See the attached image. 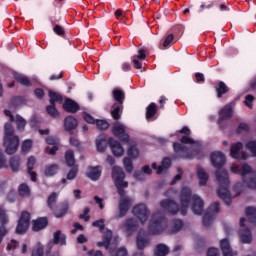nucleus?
<instances>
[{"label":"nucleus","mask_w":256,"mask_h":256,"mask_svg":"<svg viewBox=\"0 0 256 256\" xmlns=\"http://www.w3.org/2000/svg\"><path fill=\"white\" fill-rule=\"evenodd\" d=\"M196 176L199 181V185L201 187H205V185H207V181H209V174L205 172V169L198 167L196 169Z\"/></svg>","instance_id":"4be33fe9"},{"label":"nucleus","mask_w":256,"mask_h":256,"mask_svg":"<svg viewBox=\"0 0 256 256\" xmlns=\"http://www.w3.org/2000/svg\"><path fill=\"white\" fill-rule=\"evenodd\" d=\"M102 169L100 166L88 167L86 171V176L91 181H98L101 178Z\"/></svg>","instance_id":"412c9836"},{"label":"nucleus","mask_w":256,"mask_h":256,"mask_svg":"<svg viewBox=\"0 0 256 256\" xmlns=\"http://www.w3.org/2000/svg\"><path fill=\"white\" fill-rule=\"evenodd\" d=\"M9 165H7V158H5V154H3V150L0 148V169H7Z\"/></svg>","instance_id":"603ef678"},{"label":"nucleus","mask_w":256,"mask_h":256,"mask_svg":"<svg viewBox=\"0 0 256 256\" xmlns=\"http://www.w3.org/2000/svg\"><path fill=\"white\" fill-rule=\"evenodd\" d=\"M63 107L68 113H77L79 111V104L69 98L65 100Z\"/></svg>","instance_id":"b1692460"},{"label":"nucleus","mask_w":256,"mask_h":256,"mask_svg":"<svg viewBox=\"0 0 256 256\" xmlns=\"http://www.w3.org/2000/svg\"><path fill=\"white\" fill-rule=\"evenodd\" d=\"M109 144L114 157H123L125 150L123 149V146H121V143H119L117 140H113V138H110Z\"/></svg>","instance_id":"a211bd4d"},{"label":"nucleus","mask_w":256,"mask_h":256,"mask_svg":"<svg viewBox=\"0 0 256 256\" xmlns=\"http://www.w3.org/2000/svg\"><path fill=\"white\" fill-rule=\"evenodd\" d=\"M113 97L118 104H114V109L112 110L113 119H121V114L123 113V101L125 99V93L122 90L115 89L113 91Z\"/></svg>","instance_id":"0eeeda50"},{"label":"nucleus","mask_w":256,"mask_h":256,"mask_svg":"<svg viewBox=\"0 0 256 256\" xmlns=\"http://www.w3.org/2000/svg\"><path fill=\"white\" fill-rule=\"evenodd\" d=\"M171 168V159L165 158L162 160L160 166H157V163H152V169L156 170L157 175L166 173L168 169Z\"/></svg>","instance_id":"6ab92c4d"},{"label":"nucleus","mask_w":256,"mask_h":256,"mask_svg":"<svg viewBox=\"0 0 256 256\" xmlns=\"http://www.w3.org/2000/svg\"><path fill=\"white\" fill-rule=\"evenodd\" d=\"M168 254H169V247H167V246L164 245V244H159V245L156 247L154 256H166V255H168Z\"/></svg>","instance_id":"58836bf2"},{"label":"nucleus","mask_w":256,"mask_h":256,"mask_svg":"<svg viewBox=\"0 0 256 256\" xmlns=\"http://www.w3.org/2000/svg\"><path fill=\"white\" fill-rule=\"evenodd\" d=\"M113 183L120 195L119 201V219L125 217L129 211V207L133 205V199L125 196V189L129 187V182L125 181V172L122 167L114 166L111 169Z\"/></svg>","instance_id":"f03ea898"},{"label":"nucleus","mask_w":256,"mask_h":256,"mask_svg":"<svg viewBox=\"0 0 256 256\" xmlns=\"http://www.w3.org/2000/svg\"><path fill=\"white\" fill-rule=\"evenodd\" d=\"M239 239L241 243L249 244L251 241H253V235L251 234V231L246 228H242L239 232Z\"/></svg>","instance_id":"5701e85b"},{"label":"nucleus","mask_w":256,"mask_h":256,"mask_svg":"<svg viewBox=\"0 0 256 256\" xmlns=\"http://www.w3.org/2000/svg\"><path fill=\"white\" fill-rule=\"evenodd\" d=\"M157 114V104L151 103L147 108H146V119L149 121V119H153L155 115Z\"/></svg>","instance_id":"473e14b6"},{"label":"nucleus","mask_w":256,"mask_h":256,"mask_svg":"<svg viewBox=\"0 0 256 256\" xmlns=\"http://www.w3.org/2000/svg\"><path fill=\"white\" fill-rule=\"evenodd\" d=\"M172 229L173 233L181 231V229H183V221L179 219L173 220Z\"/></svg>","instance_id":"49530a36"},{"label":"nucleus","mask_w":256,"mask_h":256,"mask_svg":"<svg viewBox=\"0 0 256 256\" xmlns=\"http://www.w3.org/2000/svg\"><path fill=\"white\" fill-rule=\"evenodd\" d=\"M136 244L138 249H145V247H147L149 244V240L145 236L139 234L136 239Z\"/></svg>","instance_id":"ea45409f"},{"label":"nucleus","mask_w":256,"mask_h":256,"mask_svg":"<svg viewBox=\"0 0 256 256\" xmlns=\"http://www.w3.org/2000/svg\"><path fill=\"white\" fill-rule=\"evenodd\" d=\"M172 42H173V34H170L164 40L163 47H169V45H171Z\"/></svg>","instance_id":"338daca9"},{"label":"nucleus","mask_w":256,"mask_h":256,"mask_svg":"<svg viewBox=\"0 0 256 256\" xmlns=\"http://www.w3.org/2000/svg\"><path fill=\"white\" fill-rule=\"evenodd\" d=\"M217 213H219V203L214 202L212 205H210L207 212L203 216V225H205V227H209V225L213 223V220L215 219V215H217Z\"/></svg>","instance_id":"9d476101"},{"label":"nucleus","mask_w":256,"mask_h":256,"mask_svg":"<svg viewBox=\"0 0 256 256\" xmlns=\"http://www.w3.org/2000/svg\"><path fill=\"white\" fill-rule=\"evenodd\" d=\"M46 110L47 113L51 115V117H59V111H57V108H55V104L47 106Z\"/></svg>","instance_id":"3c124183"},{"label":"nucleus","mask_w":256,"mask_h":256,"mask_svg":"<svg viewBox=\"0 0 256 256\" xmlns=\"http://www.w3.org/2000/svg\"><path fill=\"white\" fill-rule=\"evenodd\" d=\"M220 249L223 253V256H237V252H233L231 249V244L229 243V239L224 238L220 240Z\"/></svg>","instance_id":"aec40b11"},{"label":"nucleus","mask_w":256,"mask_h":256,"mask_svg":"<svg viewBox=\"0 0 256 256\" xmlns=\"http://www.w3.org/2000/svg\"><path fill=\"white\" fill-rule=\"evenodd\" d=\"M79 123L77 122V119L73 116H68L64 120V129L65 131H73V129L77 128V125Z\"/></svg>","instance_id":"a878e982"},{"label":"nucleus","mask_w":256,"mask_h":256,"mask_svg":"<svg viewBox=\"0 0 256 256\" xmlns=\"http://www.w3.org/2000/svg\"><path fill=\"white\" fill-rule=\"evenodd\" d=\"M210 159H211V164L216 169H219L222 166H224L225 161H227V159L225 158V154H223V152H219V151L213 152L210 156Z\"/></svg>","instance_id":"4468645a"},{"label":"nucleus","mask_w":256,"mask_h":256,"mask_svg":"<svg viewBox=\"0 0 256 256\" xmlns=\"http://www.w3.org/2000/svg\"><path fill=\"white\" fill-rule=\"evenodd\" d=\"M65 161L68 167H75V154L73 153V150H68L65 153Z\"/></svg>","instance_id":"f704fd0d"},{"label":"nucleus","mask_w":256,"mask_h":256,"mask_svg":"<svg viewBox=\"0 0 256 256\" xmlns=\"http://www.w3.org/2000/svg\"><path fill=\"white\" fill-rule=\"evenodd\" d=\"M207 256H219V250L217 248L208 249Z\"/></svg>","instance_id":"774afa93"},{"label":"nucleus","mask_w":256,"mask_h":256,"mask_svg":"<svg viewBox=\"0 0 256 256\" xmlns=\"http://www.w3.org/2000/svg\"><path fill=\"white\" fill-rule=\"evenodd\" d=\"M132 214L134 215L135 218L138 219V221L142 225H145V223H147V219H149V215L151 214V212L149 211L147 205L140 203L136 204L132 208Z\"/></svg>","instance_id":"6e6552de"},{"label":"nucleus","mask_w":256,"mask_h":256,"mask_svg":"<svg viewBox=\"0 0 256 256\" xmlns=\"http://www.w3.org/2000/svg\"><path fill=\"white\" fill-rule=\"evenodd\" d=\"M65 239V234L58 230L54 234L53 243H55V245H65Z\"/></svg>","instance_id":"4c0bfd02"},{"label":"nucleus","mask_w":256,"mask_h":256,"mask_svg":"<svg viewBox=\"0 0 256 256\" xmlns=\"http://www.w3.org/2000/svg\"><path fill=\"white\" fill-rule=\"evenodd\" d=\"M232 173H236L242 177L243 183L250 189H256V172L253 171L251 166L248 164H242L241 166L237 164H232L230 167Z\"/></svg>","instance_id":"39448f33"},{"label":"nucleus","mask_w":256,"mask_h":256,"mask_svg":"<svg viewBox=\"0 0 256 256\" xmlns=\"http://www.w3.org/2000/svg\"><path fill=\"white\" fill-rule=\"evenodd\" d=\"M253 101H255V97H253V95L249 94L245 97V105L246 107H249V109H251V107H253Z\"/></svg>","instance_id":"6e6d98bb"},{"label":"nucleus","mask_w":256,"mask_h":256,"mask_svg":"<svg viewBox=\"0 0 256 256\" xmlns=\"http://www.w3.org/2000/svg\"><path fill=\"white\" fill-rule=\"evenodd\" d=\"M57 171H59V166L57 164H51L45 167L44 175L46 177H53V175H57Z\"/></svg>","instance_id":"c756f323"},{"label":"nucleus","mask_w":256,"mask_h":256,"mask_svg":"<svg viewBox=\"0 0 256 256\" xmlns=\"http://www.w3.org/2000/svg\"><path fill=\"white\" fill-rule=\"evenodd\" d=\"M181 143H184V145H192L191 149L193 153H196L199 151L200 144L199 142L193 140L192 138H189L188 136H183L181 138Z\"/></svg>","instance_id":"bb28decb"},{"label":"nucleus","mask_w":256,"mask_h":256,"mask_svg":"<svg viewBox=\"0 0 256 256\" xmlns=\"http://www.w3.org/2000/svg\"><path fill=\"white\" fill-rule=\"evenodd\" d=\"M67 211H69V204L63 203L56 208L54 215L57 219H60V217H63L67 214Z\"/></svg>","instance_id":"cd10ccee"},{"label":"nucleus","mask_w":256,"mask_h":256,"mask_svg":"<svg viewBox=\"0 0 256 256\" xmlns=\"http://www.w3.org/2000/svg\"><path fill=\"white\" fill-rule=\"evenodd\" d=\"M241 149H243V143L241 142H237L230 147V156L232 159H239L242 161L248 159L249 155L245 152H241Z\"/></svg>","instance_id":"f8f14e48"},{"label":"nucleus","mask_w":256,"mask_h":256,"mask_svg":"<svg viewBox=\"0 0 256 256\" xmlns=\"http://www.w3.org/2000/svg\"><path fill=\"white\" fill-rule=\"evenodd\" d=\"M35 163H36V160H35V157L33 156H30L27 160V171H33V167H35Z\"/></svg>","instance_id":"5fc2aeb1"},{"label":"nucleus","mask_w":256,"mask_h":256,"mask_svg":"<svg viewBox=\"0 0 256 256\" xmlns=\"http://www.w3.org/2000/svg\"><path fill=\"white\" fill-rule=\"evenodd\" d=\"M57 151H59V147L57 145H55L54 147L46 148V153H48V155H55V153H57Z\"/></svg>","instance_id":"0e129e2a"},{"label":"nucleus","mask_w":256,"mask_h":256,"mask_svg":"<svg viewBox=\"0 0 256 256\" xmlns=\"http://www.w3.org/2000/svg\"><path fill=\"white\" fill-rule=\"evenodd\" d=\"M126 127L120 122H116L113 126L112 133L115 137H120L121 141H129V135L125 134Z\"/></svg>","instance_id":"2eb2a0df"},{"label":"nucleus","mask_w":256,"mask_h":256,"mask_svg":"<svg viewBox=\"0 0 256 256\" xmlns=\"http://www.w3.org/2000/svg\"><path fill=\"white\" fill-rule=\"evenodd\" d=\"M180 206L176 204L175 201L171 199H165L160 201V208L163 211H167L171 215H177V213H181V215H187V209L189 207V203L192 201V212L194 215H201L203 213L204 202L201 197L197 195L191 194V189L189 187L182 188L180 195Z\"/></svg>","instance_id":"f257e3e1"},{"label":"nucleus","mask_w":256,"mask_h":256,"mask_svg":"<svg viewBox=\"0 0 256 256\" xmlns=\"http://www.w3.org/2000/svg\"><path fill=\"white\" fill-rule=\"evenodd\" d=\"M97 129L100 131H104L105 129H109V122L105 120H96L95 122Z\"/></svg>","instance_id":"8fccbe9b"},{"label":"nucleus","mask_w":256,"mask_h":256,"mask_svg":"<svg viewBox=\"0 0 256 256\" xmlns=\"http://www.w3.org/2000/svg\"><path fill=\"white\" fill-rule=\"evenodd\" d=\"M93 227H98L100 231H103L105 229V220L99 219L92 223Z\"/></svg>","instance_id":"4d7b16f0"},{"label":"nucleus","mask_w":256,"mask_h":256,"mask_svg":"<svg viewBox=\"0 0 256 256\" xmlns=\"http://www.w3.org/2000/svg\"><path fill=\"white\" fill-rule=\"evenodd\" d=\"M216 180L218 181V196L224 201L225 205H231V197L241 195L243 191V184L237 183L234 186V192H229V175L225 170H218L216 172Z\"/></svg>","instance_id":"7ed1b4c3"},{"label":"nucleus","mask_w":256,"mask_h":256,"mask_svg":"<svg viewBox=\"0 0 256 256\" xmlns=\"http://www.w3.org/2000/svg\"><path fill=\"white\" fill-rule=\"evenodd\" d=\"M31 147H33V141L30 139L24 140L22 143V151L23 153H29L31 151Z\"/></svg>","instance_id":"09e8293b"},{"label":"nucleus","mask_w":256,"mask_h":256,"mask_svg":"<svg viewBox=\"0 0 256 256\" xmlns=\"http://www.w3.org/2000/svg\"><path fill=\"white\" fill-rule=\"evenodd\" d=\"M133 57H136V59H138L139 61H145V59L147 58V55H145V50L140 49L138 50V55Z\"/></svg>","instance_id":"680f3d73"},{"label":"nucleus","mask_w":256,"mask_h":256,"mask_svg":"<svg viewBox=\"0 0 256 256\" xmlns=\"http://www.w3.org/2000/svg\"><path fill=\"white\" fill-rule=\"evenodd\" d=\"M123 165L126 173H132L133 172V161H131V158H125L123 160Z\"/></svg>","instance_id":"a18cd8bd"},{"label":"nucleus","mask_w":256,"mask_h":256,"mask_svg":"<svg viewBox=\"0 0 256 256\" xmlns=\"http://www.w3.org/2000/svg\"><path fill=\"white\" fill-rule=\"evenodd\" d=\"M112 237H113V232H111V230L104 231L103 241L97 242L96 243L97 247H105L106 249H109V243Z\"/></svg>","instance_id":"393cba45"},{"label":"nucleus","mask_w":256,"mask_h":256,"mask_svg":"<svg viewBox=\"0 0 256 256\" xmlns=\"http://www.w3.org/2000/svg\"><path fill=\"white\" fill-rule=\"evenodd\" d=\"M0 223L2 226H0V244L3 242V237L7 235V228H5V225L9 223V217H7V214L5 213V209L0 207Z\"/></svg>","instance_id":"dca6fc26"},{"label":"nucleus","mask_w":256,"mask_h":256,"mask_svg":"<svg viewBox=\"0 0 256 256\" xmlns=\"http://www.w3.org/2000/svg\"><path fill=\"white\" fill-rule=\"evenodd\" d=\"M9 165L13 173L19 172V167H21V158H19L18 156L10 158Z\"/></svg>","instance_id":"c85d7f7f"},{"label":"nucleus","mask_w":256,"mask_h":256,"mask_svg":"<svg viewBox=\"0 0 256 256\" xmlns=\"http://www.w3.org/2000/svg\"><path fill=\"white\" fill-rule=\"evenodd\" d=\"M165 229H167V219H165V213L158 210L151 216L148 231L151 233V235H159V233H163Z\"/></svg>","instance_id":"423d86ee"},{"label":"nucleus","mask_w":256,"mask_h":256,"mask_svg":"<svg viewBox=\"0 0 256 256\" xmlns=\"http://www.w3.org/2000/svg\"><path fill=\"white\" fill-rule=\"evenodd\" d=\"M217 91V97H221V95H225V93H227V91H229V88L227 87V85L223 82H219L218 87L216 88Z\"/></svg>","instance_id":"79ce46f5"},{"label":"nucleus","mask_w":256,"mask_h":256,"mask_svg":"<svg viewBox=\"0 0 256 256\" xmlns=\"http://www.w3.org/2000/svg\"><path fill=\"white\" fill-rule=\"evenodd\" d=\"M220 116L222 119H230V117H233V107L231 104L226 105L221 111Z\"/></svg>","instance_id":"2f4dec72"},{"label":"nucleus","mask_w":256,"mask_h":256,"mask_svg":"<svg viewBox=\"0 0 256 256\" xmlns=\"http://www.w3.org/2000/svg\"><path fill=\"white\" fill-rule=\"evenodd\" d=\"M57 193H52L47 200V205L49 209H53L55 207V204L57 203Z\"/></svg>","instance_id":"de8ad7c7"},{"label":"nucleus","mask_w":256,"mask_h":256,"mask_svg":"<svg viewBox=\"0 0 256 256\" xmlns=\"http://www.w3.org/2000/svg\"><path fill=\"white\" fill-rule=\"evenodd\" d=\"M19 195H21V197H29V195H31V191L29 190V186H27V184L20 185Z\"/></svg>","instance_id":"c03bdc74"},{"label":"nucleus","mask_w":256,"mask_h":256,"mask_svg":"<svg viewBox=\"0 0 256 256\" xmlns=\"http://www.w3.org/2000/svg\"><path fill=\"white\" fill-rule=\"evenodd\" d=\"M31 220V216L29 212H23L21 214L20 220L18 221V225L16 227V233L18 235H23V233H27L29 229V221Z\"/></svg>","instance_id":"9b49d317"},{"label":"nucleus","mask_w":256,"mask_h":256,"mask_svg":"<svg viewBox=\"0 0 256 256\" xmlns=\"http://www.w3.org/2000/svg\"><path fill=\"white\" fill-rule=\"evenodd\" d=\"M4 115H6V117H9L10 119V123H15L16 128L18 131L23 132L25 131V127L27 126V121L25 120V118H23L21 115H16L14 116L13 113H11L10 110L5 109L3 111Z\"/></svg>","instance_id":"1a4fd4ad"},{"label":"nucleus","mask_w":256,"mask_h":256,"mask_svg":"<svg viewBox=\"0 0 256 256\" xmlns=\"http://www.w3.org/2000/svg\"><path fill=\"white\" fill-rule=\"evenodd\" d=\"M44 251H43V245L41 243H37L33 250L31 256H43Z\"/></svg>","instance_id":"37998d69"},{"label":"nucleus","mask_w":256,"mask_h":256,"mask_svg":"<svg viewBox=\"0 0 256 256\" xmlns=\"http://www.w3.org/2000/svg\"><path fill=\"white\" fill-rule=\"evenodd\" d=\"M246 215L248 217L249 223H256V208L255 207L246 208Z\"/></svg>","instance_id":"a19ab883"},{"label":"nucleus","mask_w":256,"mask_h":256,"mask_svg":"<svg viewBox=\"0 0 256 256\" xmlns=\"http://www.w3.org/2000/svg\"><path fill=\"white\" fill-rule=\"evenodd\" d=\"M121 231L131 237L137 231V220L135 218H128L120 226Z\"/></svg>","instance_id":"ddd939ff"},{"label":"nucleus","mask_w":256,"mask_h":256,"mask_svg":"<svg viewBox=\"0 0 256 256\" xmlns=\"http://www.w3.org/2000/svg\"><path fill=\"white\" fill-rule=\"evenodd\" d=\"M49 97L51 105H55V103H63V96L57 92L49 90Z\"/></svg>","instance_id":"c9c22d12"},{"label":"nucleus","mask_w":256,"mask_h":256,"mask_svg":"<svg viewBox=\"0 0 256 256\" xmlns=\"http://www.w3.org/2000/svg\"><path fill=\"white\" fill-rule=\"evenodd\" d=\"M46 143L48 145H57L59 143V139L57 137L50 136L46 138Z\"/></svg>","instance_id":"052dcab7"},{"label":"nucleus","mask_w":256,"mask_h":256,"mask_svg":"<svg viewBox=\"0 0 256 256\" xmlns=\"http://www.w3.org/2000/svg\"><path fill=\"white\" fill-rule=\"evenodd\" d=\"M247 131H249V125L240 123L237 128V133H247Z\"/></svg>","instance_id":"13d9d810"},{"label":"nucleus","mask_w":256,"mask_h":256,"mask_svg":"<svg viewBox=\"0 0 256 256\" xmlns=\"http://www.w3.org/2000/svg\"><path fill=\"white\" fill-rule=\"evenodd\" d=\"M133 66L136 69H143V64L141 60H138L137 57H132Z\"/></svg>","instance_id":"e2e57ef3"},{"label":"nucleus","mask_w":256,"mask_h":256,"mask_svg":"<svg viewBox=\"0 0 256 256\" xmlns=\"http://www.w3.org/2000/svg\"><path fill=\"white\" fill-rule=\"evenodd\" d=\"M83 118L84 121H86V123H90V125H94V123H96L95 119H93V116H91L89 113H84Z\"/></svg>","instance_id":"bf43d9fd"},{"label":"nucleus","mask_w":256,"mask_h":256,"mask_svg":"<svg viewBox=\"0 0 256 256\" xmlns=\"http://www.w3.org/2000/svg\"><path fill=\"white\" fill-rule=\"evenodd\" d=\"M128 155L132 159H137V157H139V149H137L136 146H131L128 150Z\"/></svg>","instance_id":"864d4df0"},{"label":"nucleus","mask_w":256,"mask_h":256,"mask_svg":"<svg viewBox=\"0 0 256 256\" xmlns=\"http://www.w3.org/2000/svg\"><path fill=\"white\" fill-rule=\"evenodd\" d=\"M75 177H77V167H74L72 170H70L67 174V179H74Z\"/></svg>","instance_id":"69168bd1"},{"label":"nucleus","mask_w":256,"mask_h":256,"mask_svg":"<svg viewBox=\"0 0 256 256\" xmlns=\"http://www.w3.org/2000/svg\"><path fill=\"white\" fill-rule=\"evenodd\" d=\"M96 148L99 153H105L107 149V140L103 137H100L96 140Z\"/></svg>","instance_id":"e433bc0d"},{"label":"nucleus","mask_w":256,"mask_h":256,"mask_svg":"<svg viewBox=\"0 0 256 256\" xmlns=\"http://www.w3.org/2000/svg\"><path fill=\"white\" fill-rule=\"evenodd\" d=\"M14 79L17 81V83H19L20 85H24L25 87H29L31 86V80H29V78H27L25 75L23 74H15L14 75Z\"/></svg>","instance_id":"72a5a7b5"},{"label":"nucleus","mask_w":256,"mask_h":256,"mask_svg":"<svg viewBox=\"0 0 256 256\" xmlns=\"http://www.w3.org/2000/svg\"><path fill=\"white\" fill-rule=\"evenodd\" d=\"M47 227V218H40L33 222V231H41Z\"/></svg>","instance_id":"7c9ffc66"},{"label":"nucleus","mask_w":256,"mask_h":256,"mask_svg":"<svg viewBox=\"0 0 256 256\" xmlns=\"http://www.w3.org/2000/svg\"><path fill=\"white\" fill-rule=\"evenodd\" d=\"M173 149L178 157H182V159H193V155L189 154V150L183 144L173 143Z\"/></svg>","instance_id":"f3484780"},{"label":"nucleus","mask_w":256,"mask_h":256,"mask_svg":"<svg viewBox=\"0 0 256 256\" xmlns=\"http://www.w3.org/2000/svg\"><path fill=\"white\" fill-rule=\"evenodd\" d=\"M19 137L15 133V128L11 122L4 124L3 147L7 155H15L19 149Z\"/></svg>","instance_id":"20e7f679"}]
</instances>
